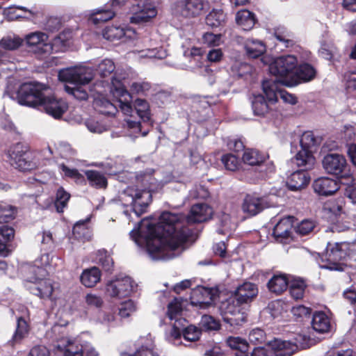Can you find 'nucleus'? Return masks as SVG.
<instances>
[{"instance_id":"nucleus-47","label":"nucleus","mask_w":356,"mask_h":356,"mask_svg":"<svg viewBox=\"0 0 356 356\" xmlns=\"http://www.w3.org/2000/svg\"><path fill=\"white\" fill-rule=\"evenodd\" d=\"M305 282L300 279H290L288 286L289 287V293L291 297L296 300H299L303 297L305 289Z\"/></svg>"},{"instance_id":"nucleus-8","label":"nucleus","mask_w":356,"mask_h":356,"mask_svg":"<svg viewBox=\"0 0 356 356\" xmlns=\"http://www.w3.org/2000/svg\"><path fill=\"white\" fill-rule=\"evenodd\" d=\"M297 63L296 57L293 55L282 56L275 58L268 67L270 73L275 78L268 81H275L276 83L286 86H296L297 77L295 71Z\"/></svg>"},{"instance_id":"nucleus-50","label":"nucleus","mask_w":356,"mask_h":356,"mask_svg":"<svg viewBox=\"0 0 356 356\" xmlns=\"http://www.w3.org/2000/svg\"><path fill=\"white\" fill-rule=\"evenodd\" d=\"M185 323H183L182 330L184 339L188 341H195L198 340L201 334V329L193 325L186 327Z\"/></svg>"},{"instance_id":"nucleus-12","label":"nucleus","mask_w":356,"mask_h":356,"mask_svg":"<svg viewBox=\"0 0 356 356\" xmlns=\"http://www.w3.org/2000/svg\"><path fill=\"white\" fill-rule=\"evenodd\" d=\"M323 167L325 172L340 177H347L353 181V178L349 175L348 165L346 158L339 154H328L323 159Z\"/></svg>"},{"instance_id":"nucleus-13","label":"nucleus","mask_w":356,"mask_h":356,"mask_svg":"<svg viewBox=\"0 0 356 356\" xmlns=\"http://www.w3.org/2000/svg\"><path fill=\"white\" fill-rule=\"evenodd\" d=\"M131 16L129 17V22L139 24L147 22L157 15V6L153 0H145L141 3L131 5Z\"/></svg>"},{"instance_id":"nucleus-56","label":"nucleus","mask_w":356,"mask_h":356,"mask_svg":"<svg viewBox=\"0 0 356 356\" xmlns=\"http://www.w3.org/2000/svg\"><path fill=\"white\" fill-rule=\"evenodd\" d=\"M275 37L284 47H292L296 42L293 34L289 31H277L275 33Z\"/></svg>"},{"instance_id":"nucleus-26","label":"nucleus","mask_w":356,"mask_h":356,"mask_svg":"<svg viewBox=\"0 0 356 356\" xmlns=\"http://www.w3.org/2000/svg\"><path fill=\"white\" fill-rule=\"evenodd\" d=\"M258 293L257 286L251 282H245L238 286L234 293L237 304H245L251 302Z\"/></svg>"},{"instance_id":"nucleus-4","label":"nucleus","mask_w":356,"mask_h":356,"mask_svg":"<svg viewBox=\"0 0 356 356\" xmlns=\"http://www.w3.org/2000/svg\"><path fill=\"white\" fill-rule=\"evenodd\" d=\"M308 338L298 334L293 341H284L275 339L271 342L272 349L268 350L263 348H256L252 353L246 351L247 342L240 338L230 337L227 339V345L232 349L238 350L234 356H291L298 349L309 347Z\"/></svg>"},{"instance_id":"nucleus-3","label":"nucleus","mask_w":356,"mask_h":356,"mask_svg":"<svg viewBox=\"0 0 356 356\" xmlns=\"http://www.w3.org/2000/svg\"><path fill=\"white\" fill-rule=\"evenodd\" d=\"M5 95L12 99H17L21 105L40 107L56 119L61 118L67 109V104L64 100L50 96L49 88L39 83H24L15 94L10 93L7 89Z\"/></svg>"},{"instance_id":"nucleus-27","label":"nucleus","mask_w":356,"mask_h":356,"mask_svg":"<svg viewBox=\"0 0 356 356\" xmlns=\"http://www.w3.org/2000/svg\"><path fill=\"white\" fill-rule=\"evenodd\" d=\"M97 96L94 97L93 106L97 111L106 115H115L118 112L115 102H111L102 94V90H96Z\"/></svg>"},{"instance_id":"nucleus-58","label":"nucleus","mask_w":356,"mask_h":356,"mask_svg":"<svg viewBox=\"0 0 356 356\" xmlns=\"http://www.w3.org/2000/svg\"><path fill=\"white\" fill-rule=\"evenodd\" d=\"M221 34L207 32L202 35V42L208 47H217L222 43Z\"/></svg>"},{"instance_id":"nucleus-37","label":"nucleus","mask_w":356,"mask_h":356,"mask_svg":"<svg viewBox=\"0 0 356 356\" xmlns=\"http://www.w3.org/2000/svg\"><path fill=\"white\" fill-rule=\"evenodd\" d=\"M236 24L244 31H250L255 24L254 13L248 10H241L236 15Z\"/></svg>"},{"instance_id":"nucleus-63","label":"nucleus","mask_w":356,"mask_h":356,"mask_svg":"<svg viewBox=\"0 0 356 356\" xmlns=\"http://www.w3.org/2000/svg\"><path fill=\"white\" fill-rule=\"evenodd\" d=\"M136 310V305L131 300L124 302L119 308V315L122 318L129 316Z\"/></svg>"},{"instance_id":"nucleus-5","label":"nucleus","mask_w":356,"mask_h":356,"mask_svg":"<svg viewBox=\"0 0 356 356\" xmlns=\"http://www.w3.org/2000/svg\"><path fill=\"white\" fill-rule=\"evenodd\" d=\"M60 81L66 82L65 90L79 100L88 97V83L93 77V71L90 67L79 65L62 69L58 72Z\"/></svg>"},{"instance_id":"nucleus-43","label":"nucleus","mask_w":356,"mask_h":356,"mask_svg":"<svg viewBox=\"0 0 356 356\" xmlns=\"http://www.w3.org/2000/svg\"><path fill=\"white\" fill-rule=\"evenodd\" d=\"M218 218L220 226V228L218 229L219 234H225L235 229L236 227V220H233L229 214L222 212L218 216Z\"/></svg>"},{"instance_id":"nucleus-21","label":"nucleus","mask_w":356,"mask_h":356,"mask_svg":"<svg viewBox=\"0 0 356 356\" xmlns=\"http://www.w3.org/2000/svg\"><path fill=\"white\" fill-rule=\"evenodd\" d=\"M268 207L265 198L249 194L245 197L241 208L244 213L254 216Z\"/></svg>"},{"instance_id":"nucleus-60","label":"nucleus","mask_w":356,"mask_h":356,"mask_svg":"<svg viewBox=\"0 0 356 356\" xmlns=\"http://www.w3.org/2000/svg\"><path fill=\"white\" fill-rule=\"evenodd\" d=\"M186 323L185 319L176 320L170 332L168 339L170 341L179 339L182 334L183 323ZM175 343V341L173 342Z\"/></svg>"},{"instance_id":"nucleus-59","label":"nucleus","mask_w":356,"mask_h":356,"mask_svg":"<svg viewBox=\"0 0 356 356\" xmlns=\"http://www.w3.org/2000/svg\"><path fill=\"white\" fill-rule=\"evenodd\" d=\"M87 129L94 134H102L106 130V127L94 118H90L85 122Z\"/></svg>"},{"instance_id":"nucleus-22","label":"nucleus","mask_w":356,"mask_h":356,"mask_svg":"<svg viewBox=\"0 0 356 356\" xmlns=\"http://www.w3.org/2000/svg\"><path fill=\"white\" fill-rule=\"evenodd\" d=\"M44 277L35 275V281L29 286V290L31 293L40 298L49 299L51 297L54 287L52 282L49 279H44Z\"/></svg>"},{"instance_id":"nucleus-30","label":"nucleus","mask_w":356,"mask_h":356,"mask_svg":"<svg viewBox=\"0 0 356 356\" xmlns=\"http://www.w3.org/2000/svg\"><path fill=\"white\" fill-rule=\"evenodd\" d=\"M135 31L132 29H125L121 26H111L106 27L102 31V35L104 39L109 41L119 40L124 37H131V34H134Z\"/></svg>"},{"instance_id":"nucleus-32","label":"nucleus","mask_w":356,"mask_h":356,"mask_svg":"<svg viewBox=\"0 0 356 356\" xmlns=\"http://www.w3.org/2000/svg\"><path fill=\"white\" fill-rule=\"evenodd\" d=\"M115 69V65L113 60L105 58L103 59L99 64L97 67V71L99 76L102 78H108L111 79V83L106 82V84L109 89L111 90V87L112 86V81L113 79H116L117 81H120V80L118 79L115 77V74L114 76H112V73L114 72Z\"/></svg>"},{"instance_id":"nucleus-46","label":"nucleus","mask_w":356,"mask_h":356,"mask_svg":"<svg viewBox=\"0 0 356 356\" xmlns=\"http://www.w3.org/2000/svg\"><path fill=\"white\" fill-rule=\"evenodd\" d=\"M225 22V15L221 9L212 10L206 17V24L216 28L222 26Z\"/></svg>"},{"instance_id":"nucleus-35","label":"nucleus","mask_w":356,"mask_h":356,"mask_svg":"<svg viewBox=\"0 0 356 356\" xmlns=\"http://www.w3.org/2000/svg\"><path fill=\"white\" fill-rule=\"evenodd\" d=\"M312 326L317 332H327L331 327L330 318L323 312H315L313 315Z\"/></svg>"},{"instance_id":"nucleus-57","label":"nucleus","mask_w":356,"mask_h":356,"mask_svg":"<svg viewBox=\"0 0 356 356\" xmlns=\"http://www.w3.org/2000/svg\"><path fill=\"white\" fill-rule=\"evenodd\" d=\"M200 325V329L205 330H216L219 329L220 324L213 317L209 315H203L201 318Z\"/></svg>"},{"instance_id":"nucleus-18","label":"nucleus","mask_w":356,"mask_h":356,"mask_svg":"<svg viewBox=\"0 0 356 356\" xmlns=\"http://www.w3.org/2000/svg\"><path fill=\"white\" fill-rule=\"evenodd\" d=\"M213 298L214 293L211 289L197 286L191 293V302L193 305L206 309L211 305Z\"/></svg>"},{"instance_id":"nucleus-1","label":"nucleus","mask_w":356,"mask_h":356,"mask_svg":"<svg viewBox=\"0 0 356 356\" xmlns=\"http://www.w3.org/2000/svg\"><path fill=\"white\" fill-rule=\"evenodd\" d=\"M212 213V208L203 203L193 205L187 216L165 211L157 223L147 218L142 220L129 235L139 247L145 248L152 260L172 259L181 255L191 235L185 225L204 222Z\"/></svg>"},{"instance_id":"nucleus-36","label":"nucleus","mask_w":356,"mask_h":356,"mask_svg":"<svg viewBox=\"0 0 356 356\" xmlns=\"http://www.w3.org/2000/svg\"><path fill=\"white\" fill-rule=\"evenodd\" d=\"M101 271L97 267H91L83 270L80 280L82 284L86 287L95 286L101 280Z\"/></svg>"},{"instance_id":"nucleus-62","label":"nucleus","mask_w":356,"mask_h":356,"mask_svg":"<svg viewBox=\"0 0 356 356\" xmlns=\"http://www.w3.org/2000/svg\"><path fill=\"white\" fill-rule=\"evenodd\" d=\"M59 168L65 177L74 179L76 181H81L83 180V176L75 168H70L65 164H60Z\"/></svg>"},{"instance_id":"nucleus-44","label":"nucleus","mask_w":356,"mask_h":356,"mask_svg":"<svg viewBox=\"0 0 356 356\" xmlns=\"http://www.w3.org/2000/svg\"><path fill=\"white\" fill-rule=\"evenodd\" d=\"M265 159L266 156L256 149L245 150L243 154V162L250 165H261Z\"/></svg>"},{"instance_id":"nucleus-10","label":"nucleus","mask_w":356,"mask_h":356,"mask_svg":"<svg viewBox=\"0 0 356 356\" xmlns=\"http://www.w3.org/2000/svg\"><path fill=\"white\" fill-rule=\"evenodd\" d=\"M242 305L237 304V300L234 296L222 302L220 306V311L224 321L232 326L240 325L245 322L247 314Z\"/></svg>"},{"instance_id":"nucleus-33","label":"nucleus","mask_w":356,"mask_h":356,"mask_svg":"<svg viewBox=\"0 0 356 356\" xmlns=\"http://www.w3.org/2000/svg\"><path fill=\"white\" fill-rule=\"evenodd\" d=\"M293 218L287 216L280 220L275 225L273 234L277 239L286 238L289 236L293 227Z\"/></svg>"},{"instance_id":"nucleus-17","label":"nucleus","mask_w":356,"mask_h":356,"mask_svg":"<svg viewBox=\"0 0 356 356\" xmlns=\"http://www.w3.org/2000/svg\"><path fill=\"white\" fill-rule=\"evenodd\" d=\"M206 5L203 0H181L175 6V13L184 17L200 15Z\"/></svg>"},{"instance_id":"nucleus-45","label":"nucleus","mask_w":356,"mask_h":356,"mask_svg":"<svg viewBox=\"0 0 356 356\" xmlns=\"http://www.w3.org/2000/svg\"><path fill=\"white\" fill-rule=\"evenodd\" d=\"M134 111L139 118L144 122H148L150 120L149 105L145 99L138 98L134 102Z\"/></svg>"},{"instance_id":"nucleus-15","label":"nucleus","mask_w":356,"mask_h":356,"mask_svg":"<svg viewBox=\"0 0 356 356\" xmlns=\"http://www.w3.org/2000/svg\"><path fill=\"white\" fill-rule=\"evenodd\" d=\"M111 93L116 99V103L120 107L121 111L127 116L131 117L134 113V108L131 105L132 96L126 89L124 84L116 79H113L112 86L111 87Z\"/></svg>"},{"instance_id":"nucleus-11","label":"nucleus","mask_w":356,"mask_h":356,"mask_svg":"<svg viewBox=\"0 0 356 356\" xmlns=\"http://www.w3.org/2000/svg\"><path fill=\"white\" fill-rule=\"evenodd\" d=\"M137 287L130 277H118L106 285V294L111 298H122L129 296Z\"/></svg>"},{"instance_id":"nucleus-49","label":"nucleus","mask_w":356,"mask_h":356,"mask_svg":"<svg viewBox=\"0 0 356 356\" xmlns=\"http://www.w3.org/2000/svg\"><path fill=\"white\" fill-rule=\"evenodd\" d=\"M70 195L66 192L63 188H59L56 192L54 205L58 213L63 211L64 208L67 206Z\"/></svg>"},{"instance_id":"nucleus-19","label":"nucleus","mask_w":356,"mask_h":356,"mask_svg":"<svg viewBox=\"0 0 356 356\" xmlns=\"http://www.w3.org/2000/svg\"><path fill=\"white\" fill-rule=\"evenodd\" d=\"M25 42L29 47H35L39 51L49 53L52 46L49 42V36L43 32L35 31L25 36Z\"/></svg>"},{"instance_id":"nucleus-52","label":"nucleus","mask_w":356,"mask_h":356,"mask_svg":"<svg viewBox=\"0 0 356 356\" xmlns=\"http://www.w3.org/2000/svg\"><path fill=\"white\" fill-rule=\"evenodd\" d=\"M140 58L163 59L167 56V52L163 48L146 49L139 51Z\"/></svg>"},{"instance_id":"nucleus-42","label":"nucleus","mask_w":356,"mask_h":356,"mask_svg":"<svg viewBox=\"0 0 356 356\" xmlns=\"http://www.w3.org/2000/svg\"><path fill=\"white\" fill-rule=\"evenodd\" d=\"M90 218H88L84 220L77 222L73 227L72 234L75 238L79 239L88 240L90 238V230L88 228V222Z\"/></svg>"},{"instance_id":"nucleus-2","label":"nucleus","mask_w":356,"mask_h":356,"mask_svg":"<svg viewBox=\"0 0 356 356\" xmlns=\"http://www.w3.org/2000/svg\"><path fill=\"white\" fill-rule=\"evenodd\" d=\"M154 170L138 172L135 175L136 186H129L120 195L122 204L127 207L124 214L130 218L131 213L140 217L146 212L152 201V193L162 188L163 183L159 181L153 175Z\"/></svg>"},{"instance_id":"nucleus-9","label":"nucleus","mask_w":356,"mask_h":356,"mask_svg":"<svg viewBox=\"0 0 356 356\" xmlns=\"http://www.w3.org/2000/svg\"><path fill=\"white\" fill-rule=\"evenodd\" d=\"M37 156L22 143H17L8 152L10 165L21 171H30L40 166V159Z\"/></svg>"},{"instance_id":"nucleus-38","label":"nucleus","mask_w":356,"mask_h":356,"mask_svg":"<svg viewBox=\"0 0 356 356\" xmlns=\"http://www.w3.org/2000/svg\"><path fill=\"white\" fill-rule=\"evenodd\" d=\"M295 74L297 77L296 86L301 82H307L313 79L316 75V70L311 65L304 63L296 68Z\"/></svg>"},{"instance_id":"nucleus-14","label":"nucleus","mask_w":356,"mask_h":356,"mask_svg":"<svg viewBox=\"0 0 356 356\" xmlns=\"http://www.w3.org/2000/svg\"><path fill=\"white\" fill-rule=\"evenodd\" d=\"M300 143L301 149L296 155V163L298 166H305L307 168H312L315 163V158L309 150V148L315 144V138L312 132L303 133Z\"/></svg>"},{"instance_id":"nucleus-23","label":"nucleus","mask_w":356,"mask_h":356,"mask_svg":"<svg viewBox=\"0 0 356 356\" xmlns=\"http://www.w3.org/2000/svg\"><path fill=\"white\" fill-rule=\"evenodd\" d=\"M203 50L199 47H193L191 49L184 51L185 56H191V65L188 67L191 70L195 71L202 75H205L206 73L210 72L208 66L204 65L202 61Z\"/></svg>"},{"instance_id":"nucleus-34","label":"nucleus","mask_w":356,"mask_h":356,"mask_svg":"<svg viewBox=\"0 0 356 356\" xmlns=\"http://www.w3.org/2000/svg\"><path fill=\"white\" fill-rule=\"evenodd\" d=\"M291 277L286 275H275L268 282V288L270 291L275 294H280L284 291L289 284Z\"/></svg>"},{"instance_id":"nucleus-20","label":"nucleus","mask_w":356,"mask_h":356,"mask_svg":"<svg viewBox=\"0 0 356 356\" xmlns=\"http://www.w3.org/2000/svg\"><path fill=\"white\" fill-rule=\"evenodd\" d=\"M55 260L58 261L59 258L51 256L49 254L45 253L39 256L33 261V272L35 275L46 277V275L52 272L54 269Z\"/></svg>"},{"instance_id":"nucleus-28","label":"nucleus","mask_w":356,"mask_h":356,"mask_svg":"<svg viewBox=\"0 0 356 356\" xmlns=\"http://www.w3.org/2000/svg\"><path fill=\"white\" fill-rule=\"evenodd\" d=\"M302 167L304 169L293 172L287 180L286 184L291 191H297L301 190L309 182L310 177L307 172L309 168H307L305 166Z\"/></svg>"},{"instance_id":"nucleus-61","label":"nucleus","mask_w":356,"mask_h":356,"mask_svg":"<svg viewBox=\"0 0 356 356\" xmlns=\"http://www.w3.org/2000/svg\"><path fill=\"white\" fill-rule=\"evenodd\" d=\"M90 165L101 168L109 173H115L118 169L117 162L111 159H108L102 162L92 163Z\"/></svg>"},{"instance_id":"nucleus-41","label":"nucleus","mask_w":356,"mask_h":356,"mask_svg":"<svg viewBox=\"0 0 356 356\" xmlns=\"http://www.w3.org/2000/svg\"><path fill=\"white\" fill-rule=\"evenodd\" d=\"M273 103L268 102L262 95H254L252 99V108L253 113L256 115H264L270 109L269 104Z\"/></svg>"},{"instance_id":"nucleus-53","label":"nucleus","mask_w":356,"mask_h":356,"mask_svg":"<svg viewBox=\"0 0 356 356\" xmlns=\"http://www.w3.org/2000/svg\"><path fill=\"white\" fill-rule=\"evenodd\" d=\"M181 312V302L175 298L168 305L167 316L170 320H180L181 318H178V316Z\"/></svg>"},{"instance_id":"nucleus-64","label":"nucleus","mask_w":356,"mask_h":356,"mask_svg":"<svg viewBox=\"0 0 356 356\" xmlns=\"http://www.w3.org/2000/svg\"><path fill=\"white\" fill-rule=\"evenodd\" d=\"M97 259L98 264L105 271L110 272L112 270L113 267V261L110 255L106 253L99 252Z\"/></svg>"},{"instance_id":"nucleus-51","label":"nucleus","mask_w":356,"mask_h":356,"mask_svg":"<svg viewBox=\"0 0 356 356\" xmlns=\"http://www.w3.org/2000/svg\"><path fill=\"white\" fill-rule=\"evenodd\" d=\"M22 43V40L17 36L8 35L0 40V46L6 50H14Z\"/></svg>"},{"instance_id":"nucleus-54","label":"nucleus","mask_w":356,"mask_h":356,"mask_svg":"<svg viewBox=\"0 0 356 356\" xmlns=\"http://www.w3.org/2000/svg\"><path fill=\"white\" fill-rule=\"evenodd\" d=\"M15 208L5 203L0 204V223L7 222L15 217Z\"/></svg>"},{"instance_id":"nucleus-6","label":"nucleus","mask_w":356,"mask_h":356,"mask_svg":"<svg viewBox=\"0 0 356 356\" xmlns=\"http://www.w3.org/2000/svg\"><path fill=\"white\" fill-rule=\"evenodd\" d=\"M65 327L56 324L47 332V337L55 342L54 347L56 354H63V356H98L90 344H77L67 339L65 337Z\"/></svg>"},{"instance_id":"nucleus-24","label":"nucleus","mask_w":356,"mask_h":356,"mask_svg":"<svg viewBox=\"0 0 356 356\" xmlns=\"http://www.w3.org/2000/svg\"><path fill=\"white\" fill-rule=\"evenodd\" d=\"M112 8L108 5L95 8L89 12L88 15V21L95 25L106 22L114 17L115 15V7L111 4Z\"/></svg>"},{"instance_id":"nucleus-25","label":"nucleus","mask_w":356,"mask_h":356,"mask_svg":"<svg viewBox=\"0 0 356 356\" xmlns=\"http://www.w3.org/2000/svg\"><path fill=\"white\" fill-rule=\"evenodd\" d=\"M313 188L315 193L319 195L328 196L337 192L339 188V186L336 180L323 177L314 180Z\"/></svg>"},{"instance_id":"nucleus-16","label":"nucleus","mask_w":356,"mask_h":356,"mask_svg":"<svg viewBox=\"0 0 356 356\" xmlns=\"http://www.w3.org/2000/svg\"><path fill=\"white\" fill-rule=\"evenodd\" d=\"M281 83H276L275 81H264L262 82V89L270 103H276L280 97L284 102L291 105L296 104V97L280 88Z\"/></svg>"},{"instance_id":"nucleus-48","label":"nucleus","mask_w":356,"mask_h":356,"mask_svg":"<svg viewBox=\"0 0 356 356\" xmlns=\"http://www.w3.org/2000/svg\"><path fill=\"white\" fill-rule=\"evenodd\" d=\"M150 83L145 81H133L130 85V91L137 95H147L151 90Z\"/></svg>"},{"instance_id":"nucleus-39","label":"nucleus","mask_w":356,"mask_h":356,"mask_svg":"<svg viewBox=\"0 0 356 356\" xmlns=\"http://www.w3.org/2000/svg\"><path fill=\"white\" fill-rule=\"evenodd\" d=\"M85 175L91 186L96 188L106 187L107 179L102 173L94 170H88L85 171Z\"/></svg>"},{"instance_id":"nucleus-29","label":"nucleus","mask_w":356,"mask_h":356,"mask_svg":"<svg viewBox=\"0 0 356 356\" xmlns=\"http://www.w3.org/2000/svg\"><path fill=\"white\" fill-rule=\"evenodd\" d=\"M30 332V325L29 323L22 317L17 318V325L15 330L8 341V345L14 346L20 343L25 338H26Z\"/></svg>"},{"instance_id":"nucleus-31","label":"nucleus","mask_w":356,"mask_h":356,"mask_svg":"<svg viewBox=\"0 0 356 356\" xmlns=\"http://www.w3.org/2000/svg\"><path fill=\"white\" fill-rule=\"evenodd\" d=\"M244 47L248 56L252 58H259L266 50L263 41L254 38H248L244 43Z\"/></svg>"},{"instance_id":"nucleus-7","label":"nucleus","mask_w":356,"mask_h":356,"mask_svg":"<svg viewBox=\"0 0 356 356\" xmlns=\"http://www.w3.org/2000/svg\"><path fill=\"white\" fill-rule=\"evenodd\" d=\"M347 259L356 261V241L329 243L319 266L321 268L341 271L343 261Z\"/></svg>"},{"instance_id":"nucleus-40","label":"nucleus","mask_w":356,"mask_h":356,"mask_svg":"<svg viewBox=\"0 0 356 356\" xmlns=\"http://www.w3.org/2000/svg\"><path fill=\"white\" fill-rule=\"evenodd\" d=\"M253 67L251 65L240 60H235L230 67V73L233 76L238 78H245L252 72Z\"/></svg>"},{"instance_id":"nucleus-55","label":"nucleus","mask_w":356,"mask_h":356,"mask_svg":"<svg viewBox=\"0 0 356 356\" xmlns=\"http://www.w3.org/2000/svg\"><path fill=\"white\" fill-rule=\"evenodd\" d=\"M221 161L227 170L235 171L240 165V161L237 156L232 154L224 155Z\"/></svg>"}]
</instances>
